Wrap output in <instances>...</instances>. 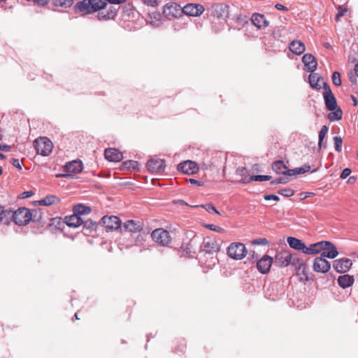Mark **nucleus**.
<instances>
[{"label":"nucleus","mask_w":358,"mask_h":358,"mask_svg":"<svg viewBox=\"0 0 358 358\" xmlns=\"http://www.w3.org/2000/svg\"><path fill=\"white\" fill-rule=\"evenodd\" d=\"M201 256L203 255H208L210 256V262L208 266L215 265L217 262L216 254L220 250V245L214 238L211 237H205L201 245Z\"/></svg>","instance_id":"1"},{"label":"nucleus","mask_w":358,"mask_h":358,"mask_svg":"<svg viewBox=\"0 0 358 358\" xmlns=\"http://www.w3.org/2000/svg\"><path fill=\"white\" fill-rule=\"evenodd\" d=\"M32 218V213L29 208H19L15 211L11 210L10 222L22 226L27 224Z\"/></svg>","instance_id":"2"},{"label":"nucleus","mask_w":358,"mask_h":358,"mask_svg":"<svg viewBox=\"0 0 358 358\" xmlns=\"http://www.w3.org/2000/svg\"><path fill=\"white\" fill-rule=\"evenodd\" d=\"M34 144L37 153L43 156H48L52 151V143L47 137L36 138Z\"/></svg>","instance_id":"3"},{"label":"nucleus","mask_w":358,"mask_h":358,"mask_svg":"<svg viewBox=\"0 0 358 358\" xmlns=\"http://www.w3.org/2000/svg\"><path fill=\"white\" fill-rule=\"evenodd\" d=\"M163 15L169 20L182 18V8L176 3H166L163 8Z\"/></svg>","instance_id":"4"},{"label":"nucleus","mask_w":358,"mask_h":358,"mask_svg":"<svg viewBox=\"0 0 358 358\" xmlns=\"http://www.w3.org/2000/svg\"><path fill=\"white\" fill-rule=\"evenodd\" d=\"M247 250L244 244L232 243L227 248V254L234 259H242L246 255Z\"/></svg>","instance_id":"5"},{"label":"nucleus","mask_w":358,"mask_h":358,"mask_svg":"<svg viewBox=\"0 0 358 358\" xmlns=\"http://www.w3.org/2000/svg\"><path fill=\"white\" fill-rule=\"evenodd\" d=\"M152 240L161 244L163 246H166L171 242V236L168 231L163 229H155L151 234Z\"/></svg>","instance_id":"6"},{"label":"nucleus","mask_w":358,"mask_h":358,"mask_svg":"<svg viewBox=\"0 0 358 358\" xmlns=\"http://www.w3.org/2000/svg\"><path fill=\"white\" fill-rule=\"evenodd\" d=\"M323 83L324 87V99L326 107L329 110L333 111L336 110V108L338 107L336 99L334 95L333 94L329 86L326 83Z\"/></svg>","instance_id":"7"},{"label":"nucleus","mask_w":358,"mask_h":358,"mask_svg":"<svg viewBox=\"0 0 358 358\" xmlns=\"http://www.w3.org/2000/svg\"><path fill=\"white\" fill-rule=\"evenodd\" d=\"M118 8L113 6H109L106 10H99L96 17L99 21H108L115 20L117 15Z\"/></svg>","instance_id":"8"},{"label":"nucleus","mask_w":358,"mask_h":358,"mask_svg":"<svg viewBox=\"0 0 358 358\" xmlns=\"http://www.w3.org/2000/svg\"><path fill=\"white\" fill-rule=\"evenodd\" d=\"M331 268V264L325 257L320 255L317 257L313 262V270L315 272L326 273Z\"/></svg>","instance_id":"9"},{"label":"nucleus","mask_w":358,"mask_h":358,"mask_svg":"<svg viewBox=\"0 0 358 358\" xmlns=\"http://www.w3.org/2000/svg\"><path fill=\"white\" fill-rule=\"evenodd\" d=\"M101 224L108 230H117L120 228L121 220L117 216L106 215L101 218Z\"/></svg>","instance_id":"10"},{"label":"nucleus","mask_w":358,"mask_h":358,"mask_svg":"<svg viewBox=\"0 0 358 358\" xmlns=\"http://www.w3.org/2000/svg\"><path fill=\"white\" fill-rule=\"evenodd\" d=\"M204 11V8L199 3H189L182 8V16H199Z\"/></svg>","instance_id":"11"},{"label":"nucleus","mask_w":358,"mask_h":358,"mask_svg":"<svg viewBox=\"0 0 358 358\" xmlns=\"http://www.w3.org/2000/svg\"><path fill=\"white\" fill-rule=\"evenodd\" d=\"M352 265V262L351 259L348 258H341L334 262L333 267L336 272L344 273L350 270Z\"/></svg>","instance_id":"12"},{"label":"nucleus","mask_w":358,"mask_h":358,"mask_svg":"<svg viewBox=\"0 0 358 358\" xmlns=\"http://www.w3.org/2000/svg\"><path fill=\"white\" fill-rule=\"evenodd\" d=\"M147 169L150 172L161 173L164 171L165 162L161 159H150L147 162Z\"/></svg>","instance_id":"13"},{"label":"nucleus","mask_w":358,"mask_h":358,"mask_svg":"<svg viewBox=\"0 0 358 358\" xmlns=\"http://www.w3.org/2000/svg\"><path fill=\"white\" fill-rule=\"evenodd\" d=\"M292 255L287 251H282L276 254L274 264L280 267H285L292 262Z\"/></svg>","instance_id":"14"},{"label":"nucleus","mask_w":358,"mask_h":358,"mask_svg":"<svg viewBox=\"0 0 358 358\" xmlns=\"http://www.w3.org/2000/svg\"><path fill=\"white\" fill-rule=\"evenodd\" d=\"M178 169L183 173L192 175L197 172L199 167L196 162L188 160L179 164Z\"/></svg>","instance_id":"15"},{"label":"nucleus","mask_w":358,"mask_h":358,"mask_svg":"<svg viewBox=\"0 0 358 358\" xmlns=\"http://www.w3.org/2000/svg\"><path fill=\"white\" fill-rule=\"evenodd\" d=\"M273 261L272 257L268 255L263 256L257 263L258 271L263 274L267 273L270 271Z\"/></svg>","instance_id":"16"},{"label":"nucleus","mask_w":358,"mask_h":358,"mask_svg":"<svg viewBox=\"0 0 358 358\" xmlns=\"http://www.w3.org/2000/svg\"><path fill=\"white\" fill-rule=\"evenodd\" d=\"M338 255L337 248L334 244L330 241H325L324 250L320 255L325 258L334 259Z\"/></svg>","instance_id":"17"},{"label":"nucleus","mask_w":358,"mask_h":358,"mask_svg":"<svg viewBox=\"0 0 358 358\" xmlns=\"http://www.w3.org/2000/svg\"><path fill=\"white\" fill-rule=\"evenodd\" d=\"M105 158L110 162H117L123 159L122 153L115 148H108L105 150Z\"/></svg>","instance_id":"18"},{"label":"nucleus","mask_w":358,"mask_h":358,"mask_svg":"<svg viewBox=\"0 0 358 358\" xmlns=\"http://www.w3.org/2000/svg\"><path fill=\"white\" fill-rule=\"evenodd\" d=\"M302 62L308 71L313 72L316 70L317 62L316 58L311 54H305L302 57Z\"/></svg>","instance_id":"19"},{"label":"nucleus","mask_w":358,"mask_h":358,"mask_svg":"<svg viewBox=\"0 0 358 358\" xmlns=\"http://www.w3.org/2000/svg\"><path fill=\"white\" fill-rule=\"evenodd\" d=\"M308 80L310 87L315 90H320L324 85L323 83H325L323 81L322 77L314 71L310 72Z\"/></svg>","instance_id":"20"},{"label":"nucleus","mask_w":358,"mask_h":358,"mask_svg":"<svg viewBox=\"0 0 358 358\" xmlns=\"http://www.w3.org/2000/svg\"><path fill=\"white\" fill-rule=\"evenodd\" d=\"M251 21L252 24L258 29L266 28L268 25V21L262 14L255 13L252 15Z\"/></svg>","instance_id":"21"},{"label":"nucleus","mask_w":358,"mask_h":358,"mask_svg":"<svg viewBox=\"0 0 358 358\" xmlns=\"http://www.w3.org/2000/svg\"><path fill=\"white\" fill-rule=\"evenodd\" d=\"M65 223L71 227H78L85 223L83 217H78L74 213L73 215L66 216L64 218Z\"/></svg>","instance_id":"22"},{"label":"nucleus","mask_w":358,"mask_h":358,"mask_svg":"<svg viewBox=\"0 0 358 358\" xmlns=\"http://www.w3.org/2000/svg\"><path fill=\"white\" fill-rule=\"evenodd\" d=\"M146 21L147 24L154 27H159L162 24V17L160 13L153 12L149 14Z\"/></svg>","instance_id":"23"},{"label":"nucleus","mask_w":358,"mask_h":358,"mask_svg":"<svg viewBox=\"0 0 358 358\" xmlns=\"http://www.w3.org/2000/svg\"><path fill=\"white\" fill-rule=\"evenodd\" d=\"M326 241H320L315 243L310 244L309 247L306 246L305 254L315 255L323 252L324 250V243Z\"/></svg>","instance_id":"24"},{"label":"nucleus","mask_w":358,"mask_h":358,"mask_svg":"<svg viewBox=\"0 0 358 358\" xmlns=\"http://www.w3.org/2000/svg\"><path fill=\"white\" fill-rule=\"evenodd\" d=\"M287 241V243L292 248L298 251H301L305 254L306 246L302 241L292 236L288 237Z\"/></svg>","instance_id":"25"},{"label":"nucleus","mask_w":358,"mask_h":358,"mask_svg":"<svg viewBox=\"0 0 358 358\" xmlns=\"http://www.w3.org/2000/svg\"><path fill=\"white\" fill-rule=\"evenodd\" d=\"M74 12L81 15L90 13V0L78 2L74 6Z\"/></svg>","instance_id":"26"},{"label":"nucleus","mask_w":358,"mask_h":358,"mask_svg":"<svg viewBox=\"0 0 358 358\" xmlns=\"http://www.w3.org/2000/svg\"><path fill=\"white\" fill-rule=\"evenodd\" d=\"M338 285L343 289H345L352 286L355 282L353 275L345 274L340 275L337 280Z\"/></svg>","instance_id":"27"},{"label":"nucleus","mask_w":358,"mask_h":358,"mask_svg":"<svg viewBox=\"0 0 358 358\" xmlns=\"http://www.w3.org/2000/svg\"><path fill=\"white\" fill-rule=\"evenodd\" d=\"M289 48L291 52L297 55H301L306 50L304 43L299 40L292 41L289 44Z\"/></svg>","instance_id":"28"},{"label":"nucleus","mask_w":358,"mask_h":358,"mask_svg":"<svg viewBox=\"0 0 358 358\" xmlns=\"http://www.w3.org/2000/svg\"><path fill=\"white\" fill-rule=\"evenodd\" d=\"M64 168L65 171L69 173H76L82 171L83 166L81 162L73 161L66 163Z\"/></svg>","instance_id":"29"},{"label":"nucleus","mask_w":358,"mask_h":358,"mask_svg":"<svg viewBox=\"0 0 358 358\" xmlns=\"http://www.w3.org/2000/svg\"><path fill=\"white\" fill-rule=\"evenodd\" d=\"M124 227L125 229L132 233L139 232L143 229L140 222L134 221L132 220H127L124 224Z\"/></svg>","instance_id":"30"},{"label":"nucleus","mask_w":358,"mask_h":358,"mask_svg":"<svg viewBox=\"0 0 358 358\" xmlns=\"http://www.w3.org/2000/svg\"><path fill=\"white\" fill-rule=\"evenodd\" d=\"M10 216L11 210L4 209V208L0 205V224L9 225L10 224Z\"/></svg>","instance_id":"31"},{"label":"nucleus","mask_w":358,"mask_h":358,"mask_svg":"<svg viewBox=\"0 0 358 358\" xmlns=\"http://www.w3.org/2000/svg\"><path fill=\"white\" fill-rule=\"evenodd\" d=\"M271 178V176L267 175H256L252 176L250 178L245 177V178L241 179L239 182L247 184L251 181H267Z\"/></svg>","instance_id":"32"},{"label":"nucleus","mask_w":358,"mask_h":358,"mask_svg":"<svg viewBox=\"0 0 358 358\" xmlns=\"http://www.w3.org/2000/svg\"><path fill=\"white\" fill-rule=\"evenodd\" d=\"M73 210L78 217H83V215H87L90 213V207L78 203L73 206Z\"/></svg>","instance_id":"33"},{"label":"nucleus","mask_w":358,"mask_h":358,"mask_svg":"<svg viewBox=\"0 0 358 358\" xmlns=\"http://www.w3.org/2000/svg\"><path fill=\"white\" fill-rule=\"evenodd\" d=\"M59 199L55 195H49L38 201L41 206H51L59 203Z\"/></svg>","instance_id":"34"},{"label":"nucleus","mask_w":358,"mask_h":358,"mask_svg":"<svg viewBox=\"0 0 358 358\" xmlns=\"http://www.w3.org/2000/svg\"><path fill=\"white\" fill-rule=\"evenodd\" d=\"M272 169L278 174L284 175L286 172L287 166L283 161H275L272 164Z\"/></svg>","instance_id":"35"},{"label":"nucleus","mask_w":358,"mask_h":358,"mask_svg":"<svg viewBox=\"0 0 358 358\" xmlns=\"http://www.w3.org/2000/svg\"><path fill=\"white\" fill-rule=\"evenodd\" d=\"M106 5V0H91V13L103 9Z\"/></svg>","instance_id":"36"},{"label":"nucleus","mask_w":358,"mask_h":358,"mask_svg":"<svg viewBox=\"0 0 358 358\" xmlns=\"http://www.w3.org/2000/svg\"><path fill=\"white\" fill-rule=\"evenodd\" d=\"M74 2V0H52V3L55 7L69 8Z\"/></svg>","instance_id":"37"},{"label":"nucleus","mask_w":358,"mask_h":358,"mask_svg":"<svg viewBox=\"0 0 358 358\" xmlns=\"http://www.w3.org/2000/svg\"><path fill=\"white\" fill-rule=\"evenodd\" d=\"M342 110L337 107L336 110L331 111V113L328 114V119L330 121L339 120L342 117Z\"/></svg>","instance_id":"38"},{"label":"nucleus","mask_w":358,"mask_h":358,"mask_svg":"<svg viewBox=\"0 0 358 358\" xmlns=\"http://www.w3.org/2000/svg\"><path fill=\"white\" fill-rule=\"evenodd\" d=\"M122 12L125 16L130 18L134 15V9L132 5L128 3L122 7Z\"/></svg>","instance_id":"39"},{"label":"nucleus","mask_w":358,"mask_h":358,"mask_svg":"<svg viewBox=\"0 0 358 358\" xmlns=\"http://www.w3.org/2000/svg\"><path fill=\"white\" fill-rule=\"evenodd\" d=\"M328 127L326 125L322 126L321 128L320 132H319V141H318V146L321 148L322 141L327 135L328 132Z\"/></svg>","instance_id":"40"},{"label":"nucleus","mask_w":358,"mask_h":358,"mask_svg":"<svg viewBox=\"0 0 358 358\" xmlns=\"http://www.w3.org/2000/svg\"><path fill=\"white\" fill-rule=\"evenodd\" d=\"M223 6L222 4H214L212 6V14L214 16L220 17L222 15L221 10H222Z\"/></svg>","instance_id":"41"},{"label":"nucleus","mask_w":358,"mask_h":358,"mask_svg":"<svg viewBox=\"0 0 358 358\" xmlns=\"http://www.w3.org/2000/svg\"><path fill=\"white\" fill-rule=\"evenodd\" d=\"M334 147H335L336 151L340 152L342 150V143H343L341 137V136H335L334 138Z\"/></svg>","instance_id":"42"},{"label":"nucleus","mask_w":358,"mask_h":358,"mask_svg":"<svg viewBox=\"0 0 358 358\" xmlns=\"http://www.w3.org/2000/svg\"><path fill=\"white\" fill-rule=\"evenodd\" d=\"M332 82L336 86L341 85V74L338 71H335L332 74Z\"/></svg>","instance_id":"43"},{"label":"nucleus","mask_w":358,"mask_h":358,"mask_svg":"<svg viewBox=\"0 0 358 358\" xmlns=\"http://www.w3.org/2000/svg\"><path fill=\"white\" fill-rule=\"evenodd\" d=\"M236 172L237 175L242 177L241 179L245 178V177L249 178V171L245 167H238Z\"/></svg>","instance_id":"44"},{"label":"nucleus","mask_w":358,"mask_h":358,"mask_svg":"<svg viewBox=\"0 0 358 358\" xmlns=\"http://www.w3.org/2000/svg\"><path fill=\"white\" fill-rule=\"evenodd\" d=\"M278 193L284 196L289 197L294 195V191L290 188H284L282 189H280L278 191Z\"/></svg>","instance_id":"45"},{"label":"nucleus","mask_w":358,"mask_h":358,"mask_svg":"<svg viewBox=\"0 0 358 358\" xmlns=\"http://www.w3.org/2000/svg\"><path fill=\"white\" fill-rule=\"evenodd\" d=\"M202 207L204 208L206 210V211H208L209 213H216L218 215L220 214V213L217 211L215 207L210 203L202 206Z\"/></svg>","instance_id":"46"},{"label":"nucleus","mask_w":358,"mask_h":358,"mask_svg":"<svg viewBox=\"0 0 358 358\" xmlns=\"http://www.w3.org/2000/svg\"><path fill=\"white\" fill-rule=\"evenodd\" d=\"M337 9H338V13L336 14L335 18H336V21H338L340 17L343 16L345 15V13L347 12V8H343L341 6H338Z\"/></svg>","instance_id":"47"},{"label":"nucleus","mask_w":358,"mask_h":358,"mask_svg":"<svg viewBox=\"0 0 358 358\" xmlns=\"http://www.w3.org/2000/svg\"><path fill=\"white\" fill-rule=\"evenodd\" d=\"M206 227L212 231L219 232V233H223L224 231V229L223 228H222L217 225H215V224H212L206 225Z\"/></svg>","instance_id":"48"},{"label":"nucleus","mask_w":358,"mask_h":358,"mask_svg":"<svg viewBox=\"0 0 358 358\" xmlns=\"http://www.w3.org/2000/svg\"><path fill=\"white\" fill-rule=\"evenodd\" d=\"M310 170V165H304L303 166L296 168V174H302L306 173Z\"/></svg>","instance_id":"49"},{"label":"nucleus","mask_w":358,"mask_h":358,"mask_svg":"<svg viewBox=\"0 0 358 358\" xmlns=\"http://www.w3.org/2000/svg\"><path fill=\"white\" fill-rule=\"evenodd\" d=\"M288 182L287 178H283V177H279L278 178H276L275 180H273L271 181V184L273 185H278V184H285Z\"/></svg>","instance_id":"50"},{"label":"nucleus","mask_w":358,"mask_h":358,"mask_svg":"<svg viewBox=\"0 0 358 358\" xmlns=\"http://www.w3.org/2000/svg\"><path fill=\"white\" fill-rule=\"evenodd\" d=\"M124 165L125 167H127L128 169H135L136 167L138 166V162L136 161L129 160V161L125 162L124 163Z\"/></svg>","instance_id":"51"},{"label":"nucleus","mask_w":358,"mask_h":358,"mask_svg":"<svg viewBox=\"0 0 358 358\" xmlns=\"http://www.w3.org/2000/svg\"><path fill=\"white\" fill-rule=\"evenodd\" d=\"M264 198L266 201L273 200L277 201L280 200V198L275 194H266Z\"/></svg>","instance_id":"52"},{"label":"nucleus","mask_w":358,"mask_h":358,"mask_svg":"<svg viewBox=\"0 0 358 358\" xmlns=\"http://www.w3.org/2000/svg\"><path fill=\"white\" fill-rule=\"evenodd\" d=\"M351 173V170L348 168H346L343 170L340 177L342 179L346 178Z\"/></svg>","instance_id":"53"},{"label":"nucleus","mask_w":358,"mask_h":358,"mask_svg":"<svg viewBox=\"0 0 358 358\" xmlns=\"http://www.w3.org/2000/svg\"><path fill=\"white\" fill-rule=\"evenodd\" d=\"M143 3L145 5L155 7L157 5V0H142Z\"/></svg>","instance_id":"54"},{"label":"nucleus","mask_w":358,"mask_h":358,"mask_svg":"<svg viewBox=\"0 0 358 358\" xmlns=\"http://www.w3.org/2000/svg\"><path fill=\"white\" fill-rule=\"evenodd\" d=\"M34 195V192L32 191H26L21 194V197L22 199H26L31 197Z\"/></svg>","instance_id":"55"},{"label":"nucleus","mask_w":358,"mask_h":358,"mask_svg":"<svg viewBox=\"0 0 358 358\" xmlns=\"http://www.w3.org/2000/svg\"><path fill=\"white\" fill-rule=\"evenodd\" d=\"M106 3H110L111 4H121L124 3L127 1V0H106Z\"/></svg>","instance_id":"56"},{"label":"nucleus","mask_w":358,"mask_h":358,"mask_svg":"<svg viewBox=\"0 0 358 358\" xmlns=\"http://www.w3.org/2000/svg\"><path fill=\"white\" fill-rule=\"evenodd\" d=\"M314 195L313 192H302L300 194L301 199H305Z\"/></svg>","instance_id":"57"},{"label":"nucleus","mask_w":358,"mask_h":358,"mask_svg":"<svg viewBox=\"0 0 358 358\" xmlns=\"http://www.w3.org/2000/svg\"><path fill=\"white\" fill-rule=\"evenodd\" d=\"M11 163H12V164H13L15 167H16V168L19 169L20 170V169H22V166H21V165H20V163L19 159H12V162H11Z\"/></svg>","instance_id":"58"},{"label":"nucleus","mask_w":358,"mask_h":358,"mask_svg":"<svg viewBox=\"0 0 358 358\" xmlns=\"http://www.w3.org/2000/svg\"><path fill=\"white\" fill-rule=\"evenodd\" d=\"M296 169H286V172L285 173L284 175H287V176H294V175H297L296 174Z\"/></svg>","instance_id":"59"},{"label":"nucleus","mask_w":358,"mask_h":358,"mask_svg":"<svg viewBox=\"0 0 358 358\" xmlns=\"http://www.w3.org/2000/svg\"><path fill=\"white\" fill-rule=\"evenodd\" d=\"M187 181L189 182H190L191 184H194V185H196L198 186H201L203 184V182L197 180H195V179H193V178H189Z\"/></svg>","instance_id":"60"},{"label":"nucleus","mask_w":358,"mask_h":358,"mask_svg":"<svg viewBox=\"0 0 358 358\" xmlns=\"http://www.w3.org/2000/svg\"><path fill=\"white\" fill-rule=\"evenodd\" d=\"M275 8L279 10H288L287 8L281 3H276Z\"/></svg>","instance_id":"61"},{"label":"nucleus","mask_w":358,"mask_h":358,"mask_svg":"<svg viewBox=\"0 0 358 358\" xmlns=\"http://www.w3.org/2000/svg\"><path fill=\"white\" fill-rule=\"evenodd\" d=\"M255 243L259 245H265L268 243L266 238H260L255 241Z\"/></svg>","instance_id":"62"},{"label":"nucleus","mask_w":358,"mask_h":358,"mask_svg":"<svg viewBox=\"0 0 358 358\" xmlns=\"http://www.w3.org/2000/svg\"><path fill=\"white\" fill-rule=\"evenodd\" d=\"M34 2L37 3L38 5L45 6L48 4V0H34Z\"/></svg>","instance_id":"63"},{"label":"nucleus","mask_w":358,"mask_h":358,"mask_svg":"<svg viewBox=\"0 0 358 358\" xmlns=\"http://www.w3.org/2000/svg\"><path fill=\"white\" fill-rule=\"evenodd\" d=\"M0 150L3 151H10V147L7 145H1L0 144Z\"/></svg>","instance_id":"64"}]
</instances>
